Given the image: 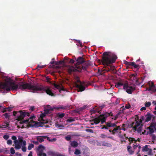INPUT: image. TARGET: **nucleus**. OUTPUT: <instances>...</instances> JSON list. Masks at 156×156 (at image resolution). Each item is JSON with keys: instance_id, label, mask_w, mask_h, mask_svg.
Returning a JSON list of instances; mask_svg holds the SVG:
<instances>
[{"instance_id": "obj_1", "label": "nucleus", "mask_w": 156, "mask_h": 156, "mask_svg": "<svg viewBox=\"0 0 156 156\" xmlns=\"http://www.w3.org/2000/svg\"><path fill=\"white\" fill-rule=\"evenodd\" d=\"M2 87L7 92L9 91L10 90H16L18 89H20L22 90L27 89L30 92L33 93H37L38 91H45L50 96H54V94L50 90V87L39 85L38 83L32 84L31 83H24L22 82L16 84L14 82H8L4 83Z\"/></svg>"}, {"instance_id": "obj_2", "label": "nucleus", "mask_w": 156, "mask_h": 156, "mask_svg": "<svg viewBox=\"0 0 156 156\" xmlns=\"http://www.w3.org/2000/svg\"><path fill=\"white\" fill-rule=\"evenodd\" d=\"M117 58V56L113 53H109L108 52H104L103 54L102 59L101 60L102 64L104 66V68H102L101 71L98 69V72L101 73L103 72V73L112 71L114 67L109 65L114 63Z\"/></svg>"}, {"instance_id": "obj_3", "label": "nucleus", "mask_w": 156, "mask_h": 156, "mask_svg": "<svg viewBox=\"0 0 156 156\" xmlns=\"http://www.w3.org/2000/svg\"><path fill=\"white\" fill-rule=\"evenodd\" d=\"M85 60V59L82 57H79L76 60L77 62L75 65V67L70 66L67 67V69L68 73L71 74L72 73L76 71L80 72L81 65L84 62Z\"/></svg>"}, {"instance_id": "obj_4", "label": "nucleus", "mask_w": 156, "mask_h": 156, "mask_svg": "<svg viewBox=\"0 0 156 156\" xmlns=\"http://www.w3.org/2000/svg\"><path fill=\"white\" fill-rule=\"evenodd\" d=\"M143 117H142L138 121L135 120L136 122H133L130 125V127L133 128L135 130L137 131L138 133H140L142 129V123Z\"/></svg>"}, {"instance_id": "obj_5", "label": "nucleus", "mask_w": 156, "mask_h": 156, "mask_svg": "<svg viewBox=\"0 0 156 156\" xmlns=\"http://www.w3.org/2000/svg\"><path fill=\"white\" fill-rule=\"evenodd\" d=\"M17 113H20V115L17 116L16 119L18 121H20L23 119L24 117L26 116H29L30 115V113L27 112H23L20 111L19 112L16 111H14L13 112V115L14 116H16Z\"/></svg>"}, {"instance_id": "obj_6", "label": "nucleus", "mask_w": 156, "mask_h": 156, "mask_svg": "<svg viewBox=\"0 0 156 156\" xmlns=\"http://www.w3.org/2000/svg\"><path fill=\"white\" fill-rule=\"evenodd\" d=\"M117 124V123L116 122L112 123L111 121H108L107 122H105V125H101L100 126L102 127L101 128L102 129H108L109 127H115L119 130H120L121 129L120 126H116Z\"/></svg>"}, {"instance_id": "obj_7", "label": "nucleus", "mask_w": 156, "mask_h": 156, "mask_svg": "<svg viewBox=\"0 0 156 156\" xmlns=\"http://www.w3.org/2000/svg\"><path fill=\"white\" fill-rule=\"evenodd\" d=\"M35 118L34 115L31 116L30 117L29 119H27L26 120H23L22 121L20 122V123L21 124L24 123H28L30 126H37L38 123L35 122L34 121L33 119Z\"/></svg>"}, {"instance_id": "obj_8", "label": "nucleus", "mask_w": 156, "mask_h": 156, "mask_svg": "<svg viewBox=\"0 0 156 156\" xmlns=\"http://www.w3.org/2000/svg\"><path fill=\"white\" fill-rule=\"evenodd\" d=\"M12 139L14 140V144H15V148L17 149H20L22 146V142L23 140H17L16 136H12Z\"/></svg>"}, {"instance_id": "obj_9", "label": "nucleus", "mask_w": 156, "mask_h": 156, "mask_svg": "<svg viewBox=\"0 0 156 156\" xmlns=\"http://www.w3.org/2000/svg\"><path fill=\"white\" fill-rule=\"evenodd\" d=\"M123 89L126 90V91L129 94H131L132 92L135 89L134 87L129 86L127 83L123 86Z\"/></svg>"}, {"instance_id": "obj_10", "label": "nucleus", "mask_w": 156, "mask_h": 156, "mask_svg": "<svg viewBox=\"0 0 156 156\" xmlns=\"http://www.w3.org/2000/svg\"><path fill=\"white\" fill-rule=\"evenodd\" d=\"M92 65V63L89 61H84L83 64L81 65V71L82 69L84 70H86L89 66Z\"/></svg>"}, {"instance_id": "obj_11", "label": "nucleus", "mask_w": 156, "mask_h": 156, "mask_svg": "<svg viewBox=\"0 0 156 156\" xmlns=\"http://www.w3.org/2000/svg\"><path fill=\"white\" fill-rule=\"evenodd\" d=\"M41 148H43V149H44V147L41 145H40L38 146L39 151L37 153V156H47L46 154L43 153V150H41Z\"/></svg>"}, {"instance_id": "obj_12", "label": "nucleus", "mask_w": 156, "mask_h": 156, "mask_svg": "<svg viewBox=\"0 0 156 156\" xmlns=\"http://www.w3.org/2000/svg\"><path fill=\"white\" fill-rule=\"evenodd\" d=\"M127 82L125 83V82L122 80H120L119 81L115 83V87L118 88H119L122 86L123 87L125 84H126Z\"/></svg>"}, {"instance_id": "obj_13", "label": "nucleus", "mask_w": 156, "mask_h": 156, "mask_svg": "<svg viewBox=\"0 0 156 156\" xmlns=\"http://www.w3.org/2000/svg\"><path fill=\"white\" fill-rule=\"evenodd\" d=\"M76 87L79 89L78 90V92L83 91L85 90V87L82 85V83L81 84H79L76 83L75 84Z\"/></svg>"}, {"instance_id": "obj_14", "label": "nucleus", "mask_w": 156, "mask_h": 156, "mask_svg": "<svg viewBox=\"0 0 156 156\" xmlns=\"http://www.w3.org/2000/svg\"><path fill=\"white\" fill-rule=\"evenodd\" d=\"M113 116V114L112 113V112H110V113L108 112H105V113H103L102 115H100V116L101 118H105V119H106V118L108 116Z\"/></svg>"}, {"instance_id": "obj_15", "label": "nucleus", "mask_w": 156, "mask_h": 156, "mask_svg": "<svg viewBox=\"0 0 156 156\" xmlns=\"http://www.w3.org/2000/svg\"><path fill=\"white\" fill-rule=\"evenodd\" d=\"M154 115H151L150 113H147L146 115V118L145 120V122H148L151 120L152 118H154Z\"/></svg>"}, {"instance_id": "obj_16", "label": "nucleus", "mask_w": 156, "mask_h": 156, "mask_svg": "<svg viewBox=\"0 0 156 156\" xmlns=\"http://www.w3.org/2000/svg\"><path fill=\"white\" fill-rule=\"evenodd\" d=\"M148 147H150V146L146 145L145 146L143 147H142V151L143 152L149 151V152H151L152 150L151 149H149L148 148Z\"/></svg>"}, {"instance_id": "obj_17", "label": "nucleus", "mask_w": 156, "mask_h": 156, "mask_svg": "<svg viewBox=\"0 0 156 156\" xmlns=\"http://www.w3.org/2000/svg\"><path fill=\"white\" fill-rule=\"evenodd\" d=\"M44 137H47V136H37L36 137V139L40 143H41L42 142L44 141V139H47V138H45Z\"/></svg>"}, {"instance_id": "obj_18", "label": "nucleus", "mask_w": 156, "mask_h": 156, "mask_svg": "<svg viewBox=\"0 0 156 156\" xmlns=\"http://www.w3.org/2000/svg\"><path fill=\"white\" fill-rule=\"evenodd\" d=\"M26 142L25 140H23L22 142V150L24 152H26L27 150V148L26 147Z\"/></svg>"}, {"instance_id": "obj_19", "label": "nucleus", "mask_w": 156, "mask_h": 156, "mask_svg": "<svg viewBox=\"0 0 156 156\" xmlns=\"http://www.w3.org/2000/svg\"><path fill=\"white\" fill-rule=\"evenodd\" d=\"M101 144L102 146H103L107 147H111L112 146V145L111 144L106 142L105 141H101Z\"/></svg>"}, {"instance_id": "obj_20", "label": "nucleus", "mask_w": 156, "mask_h": 156, "mask_svg": "<svg viewBox=\"0 0 156 156\" xmlns=\"http://www.w3.org/2000/svg\"><path fill=\"white\" fill-rule=\"evenodd\" d=\"M70 144L71 147H76L78 146V144L75 141H71Z\"/></svg>"}, {"instance_id": "obj_21", "label": "nucleus", "mask_w": 156, "mask_h": 156, "mask_svg": "<svg viewBox=\"0 0 156 156\" xmlns=\"http://www.w3.org/2000/svg\"><path fill=\"white\" fill-rule=\"evenodd\" d=\"M101 119L100 116L99 117L96 118L94 119V122L96 124H98L101 121Z\"/></svg>"}, {"instance_id": "obj_22", "label": "nucleus", "mask_w": 156, "mask_h": 156, "mask_svg": "<svg viewBox=\"0 0 156 156\" xmlns=\"http://www.w3.org/2000/svg\"><path fill=\"white\" fill-rule=\"evenodd\" d=\"M125 138H126V140H127V139H129V141L130 142L129 144H130L131 143L133 142V141H135V143L137 141V140H135V139L133 138L130 137L128 138V137L125 136Z\"/></svg>"}, {"instance_id": "obj_23", "label": "nucleus", "mask_w": 156, "mask_h": 156, "mask_svg": "<svg viewBox=\"0 0 156 156\" xmlns=\"http://www.w3.org/2000/svg\"><path fill=\"white\" fill-rule=\"evenodd\" d=\"M131 66H133L134 68L137 69H139L140 68L139 65L136 64L134 62H132Z\"/></svg>"}, {"instance_id": "obj_24", "label": "nucleus", "mask_w": 156, "mask_h": 156, "mask_svg": "<svg viewBox=\"0 0 156 156\" xmlns=\"http://www.w3.org/2000/svg\"><path fill=\"white\" fill-rule=\"evenodd\" d=\"M56 152L49 151L47 152L48 156H55Z\"/></svg>"}, {"instance_id": "obj_25", "label": "nucleus", "mask_w": 156, "mask_h": 156, "mask_svg": "<svg viewBox=\"0 0 156 156\" xmlns=\"http://www.w3.org/2000/svg\"><path fill=\"white\" fill-rule=\"evenodd\" d=\"M127 150L130 154H133L134 153V151L131 149V147L128 146L127 147Z\"/></svg>"}, {"instance_id": "obj_26", "label": "nucleus", "mask_w": 156, "mask_h": 156, "mask_svg": "<svg viewBox=\"0 0 156 156\" xmlns=\"http://www.w3.org/2000/svg\"><path fill=\"white\" fill-rule=\"evenodd\" d=\"M65 115V114L64 113H58L57 115V116L59 118L62 119V118Z\"/></svg>"}, {"instance_id": "obj_27", "label": "nucleus", "mask_w": 156, "mask_h": 156, "mask_svg": "<svg viewBox=\"0 0 156 156\" xmlns=\"http://www.w3.org/2000/svg\"><path fill=\"white\" fill-rule=\"evenodd\" d=\"M149 126L154 128V129H156V122H152Z\"/></svg>"}, {"instance_id": "obj_28", "label": "nucleus", "mask_w": 156, "mask_h": 156, "mask_svg": "<svg viewBox=\"0 0 156 156\" xmlns=\"http://www.w3.org/2000/svg\"><path fill=\"white\" fill-rule=\"evenodd\" d=\"M149 87L151 89H153V91H155V90L156 89V87H155L153 82H151V84L149 85Z\"/></svg>"}, {"instance_id": "obj_29", "label": "nucleus", "mask_w": 156, "mask_h": 156, "mask_svg": "<svg viewBox=\"0 0 156 156\" xmlns=\"http://www.w3.org/2000/svg\"><path fill=\"white\" fill-rule=\"evenodd\" d=\"M45 138H47L48 140L50 142H55L56 140V139L55 138H53L52 139H50L49 137L47 136V137H44Z\"/></svg>"}, {"instance_id": "obj_30", "label": "nucleus", "mask_w": 156, "mask_h": 156, "mask_svg": "<svg viewBox=\"0 0 156 156\" xmlns=\"http://www.w3.org/2000/svg\"><path fill=\"white\" fill-rule=\"evenodd\" d=\"M75 121V119L74 118H73L72 117H70L69 118L66 120V121L68 122H72L74 121Z\"/></svg>"}, {"instance_id": "obj_31", "label": "nucleus", "mask_w": 156, "mask_h": 156, "mask_svg": "<svg viewBox=\"0 0 156 156\" xmlns=\"http://www.w3.org/2000/svg\"><path fill=\"white\" fill-rule=\"evenodd\" d=\"M137 147H138V148L139 151H138V152L136 154H139V152H140V148H141L140 146H139L137 144L134 145L133 146V147H134V149H136Z\"/></svg>"}, {"instance_id": "obj_32", "label": "nucleus", "mask_w": 156, "mask_h": 156, "mask_svg": "<svg viewBox=\"0 0 156 156\" xmlns=\"http://www.w3.org/2000/svg\"><path fill=\"white\" fill-rule=\"evenodd\" d=\"M34 147V145L33 144H30L28 147V149L29 150H30L32 148Z\"/></svg>"}, {"instance_id": "obj_33", "label": "nucleus", "mask_w": 156, "mask_h": 156, "mask_svg": "<svg viewBox=\"0 0 156 156\" xmlns=\"http://www.w3.org/2000/svg\"><path fill=\"white\" fill-rule=\"evenodd\" d=\"M74 154L76 155H79L81 154L80 151L78 149H76Z\"/></svg>"}, {"instance_id": "obj_34", "label": "nucleus", "mask_w": 156, "mask_h": 156, "mask_svg": "<svg viewBox=\"0 0 156 156\" xmlns=\"http://www.w3.org/2000/svg\"><path fill=\"white\" fill-rule=\"evenodd\" d=\"M148 129L149 130V132L150 133H154V130H155L154 129V128L152 127H150V126L148 127Z\"/></svg>"}, {"instance_id": "obj_35", "label": "nucleus", "mask_w": 156, "mask_h": 156, "mask_svg": "<svg viewBox=\"0 0 156 156\" xmlns=\"http://www.w3.org/2000/svg\"><path fill=\"white\" fill-rule=\"evenodd\" d=\"M76 83H75V84L76 83H80V84H81V83H82V82H81V81L79 79V78L78 77H76Z\"/></svg>"}, {"instance_id": "obj_36", "label": "nucleus", "mask_w": 156, "mask_h": 156, "mask_svg": "<svg viewBox=\"0 0 156 156\" xmlns=\"http://www.w3.org/2000/svg\"><path fill=\"white\" fill-rule=\"evenodd\" d=\"M53 85H54V86L55 88L57 89H59L61 88V86L60 85L57 84L55 83H53Z\"/></svg>"}, {"instance_id": "obj_37", "label": "nucleus", "mask_w": 156, "mask_h": 156, "mask_svg": "<svg viewBox=\"0 0 156 156\" xmlns=\"http://www.w3.org/2000/svg\"><path fill=\"white\" fill-rule=\"evenodd\" d=\"M118 132L119 130L115 127V128H114V129L112 130V134L114 135L115 132L118 133Z\"/></svg>"}, {"instance_id": "obj_38", "label": "nucleus", "mask_w": 156, "mask_h": 156, "mask_svg": "<svg viewBox=\"0 0 156 156\" xmlns=\"http://www.w3.org/2000/svg\"><path fill=\"white\" fill-rule=\"evenodd\" d=\"M151 103L150 102H146L145 103V106L146 107H148L151 105Z\"/></svg>"}, {"instance_id": "obj_39", "label": "nucleus", "mask_w": 156, "mask_h": 156, "mask_svg": "<svg viewBox=\"0 0 156 156\" xmlns=\"http://www.w3.org/2000/svg\"><path fill=\"white\" fill-rule=\"evenodd\" d=\"M67 108L66 106H59V107H58L56 108V109H65Z\"/></svg>"}, {"instance_id": "obj_40", "label": "nucleus", "mask_w": 156, "mask_h": 156, "mask_svg": "<svg viewBox=\"0 0 156 156\" xmlns=\"http://www.w3.org/2000/svg\"><path fill=\"white\" fill-rule=\"evenodd\" d=\"M126 136V134H124L123 135H121L120 136V137L123 139L122 140H121V141L122 142H126V140H124L123 139L124 137H125V136Z\"/></svg>"}, {"instance_id": "obj_41", "label": "nucleus", "mask_w": 156, "mask_h": 156, "mask_svg": "<svg viewBox=\"0 0 156 156\" xmlns=\"http://www.w3.org/2000/svg\"><path fill=\"white\" fill-rule=\"evenodd\" d=\"M44 67V66L43 65L42 66H40L39 65H38L36 67V69H37L38 70H39L40 69Z\"/></svg>"}, {"instance_id": "obj_42", "label": "nucleus", "mask_w": 156, "mask_h": 156, "mask_svg": "<svg viewBox=\"0 0 156 156\" xmlns=\"http://www.w3.org/2000/svg\"><path fill=\"white\" fill-rule=\"evenodd\" d=\"M10 153L12 154H15V151L14 150V149L13 147H11L10 148Z\"/></svg>"}, {"instance_id": "obj_43", "label": "nucleus", "mask_w": 156, "mask_h": 156, "mask_svg": "<svg viewBox=\"0 0 156 156\" xmlns=\"http://www.w3.org/2000/svg\"><path fill=\"white\" fill-rule=\"evenodd\" d=\"M132 62H129L126 61L125 62V64L127 66H131V64Z\"/></svg>"}, {"instance_id": "obj_44", "label": "nucleus", "mask_w": 156, "mask_h": 156, "mask_svg": "<svg viewBox=\"0 0 156 156\" xmlns=\"http://www.w3.org/2000/svg\"><path fill=\"white\" fill-rule=\"evenodd\" d=\"M100 119H101V124H103L104 122H105L106 119H105V118H102L100 117Z\"/></svg>"}, {"instance_id": "obj_45", "label": "nucleus", "mask_w": 156, "mask_h": 156, "mask_svg": "<svg viewBox=\"0 0 156 156\" xmlns=\"http://www.w3.org/2000/svg\"><path fill=\"white\" fill-rule=\"evenodd\" d=\"M65 139L67 141H69L71 139V137L70 136H67L65 137Z\"/></svg>"}, {"instance_id": "obj_46", "label": "nucleus", "mask_w": 156, "mask_h": 156, "mask_svg": "<svg viewBox=\"0 0 156 156\" xmlns=\"http://www.w3.org/2000/svg\"><path fill=\"white\" fill-rule=\"evenodd\" d=\"M100 137L102 138L105 139L106 138H107V136L105 134H101L100 135Z\"/></svg>"}, {"instance_id": "obj_47", "label": "nucleus", "mask_w": 156, "mask_h": 156, "mask_svg": "<svg viewBox=\"0 0 156 156\" xmlns=\"http://www.w3.org/2000/svg\"><path fill=\"white\" fill-rule=\"evenodd\" d=\"M9 124L8 122H7L5 123V124L2 125L3 127L5 128H7V127H9Z\"/></svg>"}, {"instance_id": "obj_48", "label": "nucleus", "mask_w": 156, "mask_h": 156, "mask_svg": "<svg viewBox=\"0 0 156 156\" xmlns=\"http://www.w3.org/2000/svg\"><path fill=\"white\" fill-rule=\"evenodd\" d=\"M86 131L87 132H90V133H92L94 132L93 130L92 129H86Z\"/></svg>"}, {"instance_id": "obj_49", "label": "nucleus", "mask_w": 156, "mask_h": 156, "mask_svg": "<svg viewBox=\"0 0 156 156\" xmlns=\"http://www.w3.org/2000/svg\"><path fill=\"white\" fill-rule=\"evenodd\" d=\"M131 107V105L129 104L128 103L127 104H126L125 105V107L126 109H129Z\"/></svg>"}, {"instance_id": "obj_50", "label": "nucleus", "mask_w": 156, "mask_h": 156, "mask_svg": "<svg viewBox=\"0 0 156 156\" xmlns=\"http://www.w3.org/2000/svg\"><path fill=\"white\" fill-rule=\"evenodd\" d=\"M55 156H65V155L62 154H61L58 152H56Z\"/></svg>"}, {"instance_id": "obj_51", "label": "nucleus", "mask_w": 156, "mask_h": 156, "mask_svg": "<svg viewBox=\"0 0 156 156\" xmlns=\"http://www.w3.org/2000/svg\"><path fill=\"white\" fill-rule=\"evenodd\" d=\"M8 113H6L4 114V116L6 118H9V115Z\"/></svg>"}, {"instance_id": "obj_52", "label": "nucleus", "mask_w": 156, "mask_h": 156, "mask_svg": "<svg viewBox=\"0 0 156 156\" xmlns=\"http://www.w3.org/2000/svg\"><path fill=\"white\" fill-rule=\"evenodd\" d=\"M3 137L5 140H7L9 138V136L8 135H4Z\"/></svg>"}, {"instance_id": "obj_53", "label": "nucleus", "mask_w": 156, "mask_h": 156, "mask_svg": "<svg viewBox=\"0 0 156 156\" xmlns=\"http://www.w3.org/2000/svg\"><path fill=\"white\" fill-rule=\"evenodd\" d=\"M7 143L9 145H11L12 144V141L10 140H8L7 141Z\"/></svg>"}, {"instance_id": "obj_54", "label": "nucleus", "mask_w": 156, "mask_h": 156, "mask_svg": "<svg viewBox=\"0 0 156 156\" xmlns=\"http://www.w3.org/2000/svg\"><path fill=\"white\" fill-rule=\"evenodd\" d=\"M15 155L16 156H21L22 154L19 152H16L15 154Z\"/></svg>"}, {"instance_id": "obj_55", "label": "nucleus", "mask_w": 156, "mask_h": 156, "mask_svg": "<svg viewBox=\"0 0 156 156\" xmlns=\"http://www.w3.org/2000/svg\"><path fill=\"white\" fill-rule=\"evenodd\" d=\"M146 90L150 91H153V89H151V88H150L149 87L148 88H147Z\"/></svg>"}, {"instance_id": "obj_56", "label": "nucleus", "mask_w": 156, "mask_h": 156, "mask_svg": "<svg viewBox=\"0 0 156 156\" xmlns=\"http://www.w3.org/2000/svg\"><path fill=\"white\" fill-rule=\"evenodd\" d=\"M125 125V124H122V129L124 130H126L125 128H124Z\"/></svg>"}, {"instance_id": "obj_57", "label": "nucleus", "mask_w": 156, "mask_h": 156, "mask_svg": "<svg viewBox=\"0 0 156 156\" xmlns=\"http://www.w3.org/2000/svg\"><path fill=\"white\" fill-rule=\"evenodd\" d=\"M146 107H142L141 109H140V110L141 111H143V110H145L146 109Z\"/></svg>"}, {"instance_id": "obj_58", "label": "nucleus", "mask_w": 156, "mask_h": 156, "mask_svg": "<svg viewBox=\"0 0 156 156\" xmlns=\"http://www.w3.org/2000/svg\"><path fill=\"white\" fill-rule=\"evenodd\" d=\"M59 64H62L63 63H65L64 60L60 61H59Z\"/></svg>"}, {"instance_id": "obj_59", "label": "nucleus", "mask_w": 156, "mask_h": 156, "mask_svg": "<svg viewBox=\"0 0 156 156\" xmlns=\"http://www.w3.org/2000/svg\"><path fill=\"white\" fill-rule=\"evenodd\" d=\"M69 62L71 63H74V61L72 59H70L69 61Z\"/></svg>"}, {"instance_id": "obj_60", "label": "nucleus", "mask_w": 156, "mask_h": 156, "mask_svg": "<svg viewBox=\"0 0 156 156\" xmlns=\"http://www.w3.org/2000/svg\"><path fill=\"white\" fill-rule=\"evenodd\" d=\"M49 111V109H46L45 110V112L46 114H48Z\"/></svg>"}, {"instance_id": "obj_61", "label": "nucleus", "mask_w": 156, "mask_h": 156, "mask_svg": "<svg viewBox=\"0 0 156 156\" xmlns=\"http://www.w3.org/2000/svg\"><path fill=\"white\" fill-rule=\"evenodd\" d=\"M33 143L36 145H37L38 144V142L37 141H34Z\"/></svg>"}, {"instance_id": "obj_62", "label": "nucleus", "mask_w": 156, "mask_h": 156, "mask_svg": "<svg viewBox=\"0 0 156 156\" xmlns=\"http://www.w3.org/2000/svg\"><path fill=\"white\" fill-rule=\"evenodd\" d=\"M28 156H33L32 152V151H30L28 155Z\"/></svg>"}, {"instance_id": "obj_63", "label": "nucleus", "mask_w": 156, "mask_h": 156, "mask_svg": "<svg viewBox=\"0 0 156 156\" xmlns=\"http://www.w3.org/2000/svg\"><path fill=\"white\" fill-rule=\"evenodd\" d=\"M34 106H31L30 107V109L32 111H33L34 109Z\"/></svg>"}, {"instance_id": "obj_64", "label": "nucleus", "mask_w": 156, "mask_h": 156, "mask_svg": "<svg viewBox=\"0 0 156 156\" xmlns=\"http://www.w3.org/2000/svg\"><path fill=\"white\" fill-rule=\"evenodd\" d=\"M116 103V105H117L119 104V101L118 100H116L115 101Z\"/></svg>"}]
</instances>
